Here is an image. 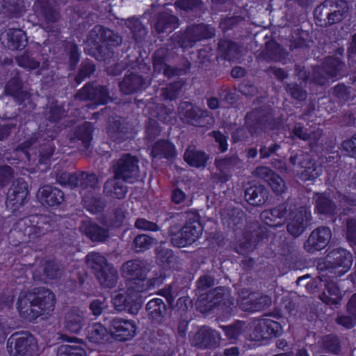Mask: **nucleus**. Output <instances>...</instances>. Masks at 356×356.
Segmentation results:
<instances>
[{"mask_svg":"<svg viewBox=\"0 0 356 356\" xmlns=\"http://www.w3.org/2000/svg\"><path fill=\"white\" fill-rule=\"evenodd\" d=\"M54 294L46 288H35L32 291H22L17 299V309L24 319L32 321L54 309Z\"/></svg>","mask_w":356,"mask_h":356,"instance_id":"nucleus-1","label":"nucleus"},{"mask_svg":"<svg viewBox=\"0 0 356 356\" xmlns=\"http://www.w3.org/2000/svg\"><path fill=\"white\" fill-rule=\"evenodd\" d=\"M353 261L350 252L343 248L334 249L327 254L325 260L318 263V277L323 280V277L341 276L349 270Z\"/></svg>","mask_w":356,"mask_h":356,"instance_id":"nucleus-2","label":"nucleus"},{"mask_svg":"<svg viewBox=\"0 0 356 356\" xmlns=\"http://www.w3.org/2000/svg\"><path fill=\"white\" fill-rule=\"evenodd\" d=\"M349 6L344 0H325L314 11L316 23L324 27L341 22L348 17Z\"/></svg>","mask_w":356,"mask_h":356,"instance_id":"nucleus-3","label":"nucleus"},{"mask_svg":"<svg viewBox=\"0 0 356 356\" xmlns=\"http://www.w3.org/2000/svg\"><path fill=\"white\" fill-rule=\"evenodd\" d=\"M234 304V298L231 296L227 289L220 286L201 293L196 301V307L200 312L206 313L217 306L229 308Z\"/></svg>","mask_w":356,"mask_h":356,"instance_id":"nucleus-4","label":"nucleus"},{"mask_svg":"<svg viewBox=\"0 0 356 356\" xmlns=\"http://www.w3.org/2000/svg\"><path fill=\"white\" fill-rule=\"evenodd\" d=\"M169 50L168 49H159L153 56L154 72H163L167 78L185 74L190 69L191 63L188 59L184 58L176 66L169 64Z\"/></svg>","mask_w":356,"mask_h":356,"instance_id":"nucleus-5","label":"nucleus"},{"mask_svg":"<svg viewBox=\"0 0 356 356\" xmlns=\"http://www.w3.org/2000/svg\"><path fill=\"white\" fill-rule=\"evenodd\" d=\"M20 229L31 240H35L51 231L55 222L46 215H32L19 222Z\"/></svg>","mask_w":356,"mask_h":356,"instance_id":"nucleus-6","label":"nucleus"},{"mask_svg":"<svg viewBox=\"0 0 356 356\" xmlns=\"http://www.w3.org/2000/svg\"><path fill=\"white\" fill-rule=\"evenodd\" d=\"M139 160L137 156L129 153L122 154L120 157L113 161V171L116 177L124 181L132 182L139 172Z\"/></svg>","mask_w":356,"mask_h":356,"instance_id":"nucleus-7","label":"nucleus"},{"mask_svg":"<svg viewBox=\"0 0 356 356\" xmlns=\"http://www.w3.org/2000/svg\"><path fill=\"white\" fill-rule=\"evenodd\" d=\"M215 35V29L204 24L188 26L178 36V43L182 48L193 47L196 42L209 39Z\"/></svg>","mask_w":356,"mask_h":356,"instance_id":"nucleus-8","label":"nucleus"},{"mask_svg":"<svg viewBox=\"0 0 356 356\" xmlns=\"http://www.w3.org/2000/svg\"><path fill=\"white\" fill-rule=\"evenodd\" d=\"M36 347L33 335L28 332H16L8 339L7 348L10 356H31Z\"/></svg>","mask_w":356,"mask_h":356,"instance_id":"nucleus-9","label":"nucleus"},{"mask_svg":"<svg viewBox=\"0 0 356 356\" xmlns=\"http://www.w3.org/2000/svg\"><path fill=\"white\" fill-rule=\"evenodd\" d=\"M35 8L40 12L44 19V29L47 32L57 33L60 27L58 22L60 18V12L56 8L54 0H38L34 4Z\"/></svg>","mask_w":356,"mask_h":356,"instance_id":"nucleus-10","label":"nucleus"},{"mask_svg":"<svg viewBox=\"0 0 356 356\" xmlns=\"http://www.w3.org/2000/svg\"><path fill=\"white\" fill-rule=\"evenodd\" d=\"M311 219V213L305 207L294 204L286 219L287 232L293 237H298L305 231Z\"/></svg>","mask_w":356,"mask_h":356,"instance_id":"nucleus-11","label":"nucleus"},{"mask_svg":"<svg viewBox=\"0 0 356 356\" xmlns=\"http://www.w3.org/2000/svg\"><path fill=\"white\" fill-rule=\"evenodd\" d=\"M202 232V227L200 222V217L196 212L194 220H188L181 227V233L174 234L172 245L177 248H184L193 243L197 240Z\"/></svg>","mask_w":356,"mask_h":356,"instance_id":"nucleus-12","label":"nucleus"},{"mask_svg":"<svg viewBox=\"0 0 356 356\" xmlns=\"http://www.w3.org/2000/svg\"><path fill=\"white\" fill-rule=\"evenodd\" d=\"M294 204L287 200L277 207L264 211L261 217L266 225L270 227L281 226L291 211H293Z\"/></svg>","mask_w":356,"mask_h":356,"instance_id":"nucleus-13","label":"nucleus"},{"mask_svg":"<svg viewBox=\"0 0 356 356\" xmlns=\"http://www.w3.org/2000/svg\"><path fill=\"white\" fill-rule=\"evenodd\" d=\"M332 236L329 227L322 226L313 230L304 243L305 250L309 253L323 249L330 242Z\"/></svg>","mask_w":356,"mask_h":356,"instance_id":"nucleus-14","label":"nucleus"},{"mask_svg":"<svg viewBox=\"0 0 356 356\" xmlns=\"http://www.w3.org/2000/svg\"><path fill=\"white\" fill-rule=\"evenodd\" d=\"M220 339L218 332L208 326H202L193 337L191 343L198 348L211 349L218 346Z\"/></svg>","mask_w":356,"mask_h":356,"instance_id":"nucleus-15","label":"nucleus"},{"mask_svg":"<svg viewBox=\"0 0 356 356\" xmlns=\"http://www.w3.org/2000/svg\"><path fill=\"white\" fill-rule=\"evenodd\" d=\"M150 270V264L145 259H132L124 263L121 267L122 275L130 280L146 278Z\"/></svg>","mask_w":356,"mask_h":356,"instance_id":"nucleus-16","label":"nucleus"},{"mask_svg":"<svg viewBox=\"0 0 356 356\" xmlns=\"http://www.w3.org/2000/svg\"><path fill=\"white\" fill-rule=\"evenodd\" d=\"M246 118L254 122L261 130L274 129L280 124V122L273 117L272 109L269 106L254 110L247 115Z\"/></svg>","mask_w":356,"mask_h":356,"instance_id":"nucleus-17","label":"nucleus"},{"mask_svg":"<svg viewBox=\"0 0 356 356\" xmlns=\"http://www.w3.org/2000/svg\"><path fill=\"white\" fill-rule=\"evenodd\" d=\"M136 328V325L133 321L116 318L111 321L109 331L116 339L127 341L134 337Z\"/></svg>","mask_w":356,"mask_h":356,"instance_id":"nucleus-18","label":"nucleus"},{"mask_svg":"<svg viewBox=\"0 0 356 356\" xmlns=\"http://www.w3.org/2000/svg\"><path fill=\"white\" fill-rule=\"evenodd\" d=\"M147 316L152 323L161 325L167 321L168 309L165 303L161 298H153L146 304Z\"/></svg>","mask_w":356,"mask_h":356,"instance_id":"nucleus-19","label":"nucleus"},{"mask_svg":"<svg viewBox=\"0 0 356 356\" xmlns=\"http://www.w3.org/2000/svg\"><path fill=\"white\" fill-rule=\"evenodd\" d=\"M93 130V124L89 122H85L76 127L74 131V137L72 138L75 142H80L79 148L86 156H88L91 152L90 148Z\"/></svg>","mask_w":356,"mask_h":356,"instance_id":"nucleus-20","label":"nucleus"},{"mask_svg":"<svg viewBox=\"0 0 356 356\" xmlns=\"http://www.w3.org/2000/svg\"><path fill=\"white\" fill-rule=\"evenodd\" d=\"M215 164L220 172L219 181L223 183L229 179L232 172L235 169L242 168L243 161L237 155L234 154L222 159H216Z\"/></svg>","mask_w":356,"mask_h":356,"instance_id":"nucleus-21","label":"nucleus"},{"mask_svg":"<svg viewBox=\"0 0 356 356\" xmlns=\"http://www.w3.org/2000/svg\"><path fill=\"white\" fill-rule=\"evenodd\" d=\"M149 84V80L137 74L131 73L124 76L119 83V86L122 92L129 95L145 89Z\"/></svg>","mask_w":356,"mask_h":356,"instance_id":"nucleus-22","label":"nucleus"},{"mask_svg":"<svg viewBox=\"0 0 356 356\" xmlns=\"http://www.w3.org/2000/svg\"><path fill=\"white\" fill-rule=\"evenodd\" d=\"M36 196L43 205L49 207L60 205L64 200L63 192L50 185L40 187L38 190Z\"/></svg>","mask_w":356,"mask_h":356,"instance_id":"nucleus-23","label":"nucleus"},{"mask_svg":"<svg viewBox=\"0 0 356 356\" xmlns=\"http://www.w3.org/2000/svg\"><path fill=\"white\" fill-rule=\"evenodd\" d=\"M80 230L92 242L102 243L110 236L108 229L89 220L82 222Z\"/></svg>","mask_w":356,"mask_h":356,"instance_id":"nucleus-24","label":"nucleus"},{"mask_svg":"<svg viewBox=\"0 0 356 356\" xmlns=\"http://www.w3.org/2000/svg\"><path fill=\"white\" fill-rule=\"evenodd\" d=\"M84 312L72 307L65 314V327L72 333L78 334L86 324Z\"/></svg>","mask_w":356,"mask_h":356,"instance_id":"nucleus-25","label":"nucleus"},{"mask_svg":"<svg viewBox=\"0 0 356 356\" xmlns=\"http://www.w3.org/2000/svg\"><path fill=\"white\" fill-rule=\"evenodd\" d=\"M182 109L184 120L186 123L196 127H203L205 123V117L208 116L207 111H203L199 107L193 106L189 102H184Z\"/></svg>","mask_w":356,"mask_h":356,"instance_id":"nucleus-26","label":"nucleus"},{"mask_svg":"<svg viewBox=\"0 0 356 356\" xmlns=\"http://www.w3.org/2000/svg\"><path fill=\"white\" fill-rule=\"evenodd\" d=\"M179 25V18L168 12L160 13L154 24L157 33H171Z\"/></svg>","mask_w":356,"mask_h":356,"instance_id":"nucleus-27","label":"nucleus"},{"mask_svg":"<svg viewBox=\"0 0 356 356\" xmlns=\"http://www.w3.org/2000/svg\"><path fill=\"white\" fill-rule=\"evenodd\" d=\"M196 218V211H186L181 213H176L171 216L167 220L169 222L170 227L168 229V234L170 237V242L172 244V238L174 234L181 233L182 227L181 223L188 220H194Z\"/></svg>","mask_w":356,"mask_h":356,"instance_id":"nucleus-28","label":"nucleus"},{"mask_svg":"<svg viewBox=\"0 0 356 356\" xmlns=\"http://www.w3.org/2000/svg\"><path fill=\"white\" fill-rule=\"evenodd\" d=\"M221 216L223 225L232 229L241 228L245 218V213L240 208L224 209Z\"/></svg>","mask_w":356,"mask_h":356,"instance_id":"nucleus-29","label":"nucleus"},{"mask_svg":"<svg viewBox=\"0 0 356 356\" xmlns=\"http://www.w3.org/2000/svg\"><path fill=\"white\" fill-rule=\"evenodd\" d=\"M264 237H266L264 229L258 222H252L245 234L244 238L245 241L242 243V247L246 250L254 249L257 243Z\"/></svg>","mask_w":356,"mask_h":356,"instance_id":"nucleus-30","label":"nucleus"},{"mask_svg":"<svg viewBox=\"0 0 356 356\" xmlns=\"http://www.w3.org/2000/svg\"><path fill=\"white\" fill-rule=\"evenodd\" d=\"M268 191L262 185H254L247 188L245 191V198L251 205L260 206L268 200Z\"/></svg>","mask_w":356,"mask_h":356,"instance_id":"nucleus-31","label":"nucleus"},{"mask_svg":"<svg viewBox=\"0 0 356 356\" xmlns=\"http://www.w3.org/2000/svg\"><path fill=\"white\" fill-rule=\"evenodd\" d=\"M150 154L154 159H171L176 156V149L170 141L160 140L153 145Z\"/></svg>","mask_w":356,"mask_h":356,"instance_id":"nucleus-32","label":"nucleus"},{"mask_svg":"<svg viewBox=\"0 0 356 356\" xmlns=\"http://www.w3.org/2000/svg\"><path fill=\"white\" fill-rule=\"evenodd\" d=\"M121 178L113 177L108 179L104 184V193L106 196L113 198L122 199L127 192V187L124 183L120 181Z\"/></svg>","mask_w":356,"mask_h":356,"instance_id":"nucleus-33","label":"nucleus"},{"mask_svg":"<svg viewBox=\"0 0 356 356\" xmlns=\"http://www.w3.org/2000/svg\"><path fill=\"white\" fill-rule=\"evenodd\" d=\"M239 307L245 312H258L268 308L271 305V298L268 296L261 295L258 297H252L249 300L241 301L238 300Z\"/></svg>","mask_w":356,"mask_h":356,"instance_id":"nucleus-34","label":"nucleus"},{"mask_svg":"<svg viewBox=\"0 0 356 356\" xmlns=\"http://www.w3.org/2000/svg\"><path fill=\"white\" fill-rule=\"evenodd\" d=\"M5 93L13 97L19 103L28 97V93L23 90V83L18 74L8 81L5 86Z\"/></svg>","mask_w":356,"mask_h":356,"instance_id":"nucleus-35","label":"nucleus"},{"mask_svg":"<svg viewBox=\"0 0 356 356\" xmlns=\"http://www.w3.org/2000/svg\"><path fill=\"white\" fill-rule=\"evenodd\" d=\"M327 277H323L325 282V291L320 296L321 300L327 305H337L341 300V291L337 284L332 281H330Z\"/></svg>","mask_w":356,"mask_h":356,"instance_id":"nucleus-36","label":"nucleus"},{"mask_svg":"<svg viewBox=\"0 0 356 356\" xmlns=\"http://www.w3.org/2000/svg\"><path fill=\"white\" fill-rule=\"evenodd\" d=\"M95 276L103 287L108 289L115 287L118 280V271L111 264L99 273H96Z\"/></svg>","mask_w":356,"mask_h":356,"instance_id":"nucleus-37","label":"nucleus"},{"mask_svg":"<svg viewBox=\"0 0 356 356\" xmlns=\"http://www.w3.org/2000/svg\"><path fill=\"white\" fill-rule=\"evenodd\" d=\"M316 211L323 215L333 216L337 211V205L325 193H316L314 198Z\"/></svg>","mask_w":356,"mask_h":356,"instance_id":"nucleus-38","label":"nucleus"},{"mask_svg":"<svg viewBox=\"0 0 356 356\" xmlns=\"http://www.w3.org/2000/svg\"><path fill=\"white\" fill-rule=\"evenodd\" d=\"M44 138H31L29 140L25 142V146L29 147L32 145H35L36 143L40 144V149H39V161L41 163H47V161L51 156L53 152H54L55 146L52 141L47 140L46 143H43L42 144L41 142L44 141Z\"/></svg>","mask_w":356,"mask_h":356,"instance_id":"nucleus-39","label":"nucleus"},{"mask_svg":"<svg viewBox=\"0 0 356 356\" xmlns=\"http://www.w3.org/2000/svg\"><path fill=\"white\" fill-rule=\"evenodd\" d=\"M15 60L19 66L30 70L40 67L42 70H45L48 67L47 59L44 60L40 65L39 58L33 56V54L29 52H24L22 55L16 56Z\"/></svg>","mask_w":356,"mask_h":356,"instance_id":"nucleus-40","label":"nucleus"},{"mask_svg":"<svg viewBox=\"0 0 356 356\" xmlns=\"http://www.w3.org/2000/svg\"><path fill=\"white\" fill-rule=\"evenodd\" d=\"M157 243V240L145 234L136 235L131 243V248L135 253H143Z\"/></svg>","mask_w":356,"mask_h":356,"instance_id":"nucleus-41","label":"nucleus"},{"mask_svg":"<svg viewBox=\"0 0 356 356\" xmlns=\"http://www.w3.org/2000/svg\"><path fill=\"white\" fill-rule=\"evenodd\" d=\"M325 74L331 78L341 76L346 68V64L339 57L329 56L323 63Z\"/></svg>","mask_w":356,"mask_h":356,"instance_id":"nucleus-42","label":"nucleus"},{"mask_svg":"<svg viewBox=\"0 0 356 356\" xmlns=\"http://www.w3.org/2000/svg\"><path fill=\"white\" fill-rule=\"evenodd\" d=\"M112 303L117 312L127 311L129 313H135L139 307V305L133 302L131 297L127 295L118 293L112 299Z\"/></svg>","mask_w":356,"mask_h":356,"instance_id":"nucleus-43","label":"nucleus"},{"mask_svg":"<svg viewBox=\"0 0 356 356\" xmlns=\"http://www.w3.org/2000/svg\"><path fill=\"white\" fill-rule=\"evenodd\" d=\"M156 260L163 268H175L177 264L178 257L170 249L162 245L156 249Z\"/></svg>","mask_w":356,"mask_h":356,"instance_id":"nucleus-44","label":"nucleus"},{"mask_svg":"<svg viewBox=\"0 0 356 356\" xmlns=\"http://www.w3.org/2000/svg\"><path fill=\"white\" fill-rule=\"evenodd\" d=\"M218 50L225 59L234 60L239 58L241 47L236 43L227 40H222L218 42Z\"/></svg>","mask_w":356,"mask_h":356,"instance_id":"nucleus-45","label":"nucleus"},{"mask_svg":"<svg viewBox=\"0 0 356 356\" xmlns=\"http://www.w3.org/2000/svg\"><path fill=\"white\" fill-rule=\"evenodd\" d=\"M86 263L88 267L92 270L95 275L96 273H99L105 267L111 264L103 254L95 252H92L87 254Z\"/></svg>","mask_w":356,"mask_h":356,"instance_id":"nucleus-46","label":"nucleus"},{"mask_svg":"<svg viewBox=\"0 0 356 356\" xmlns=\"http://www.w3.org/2000/svg\"><path fill=\"white\" fill-rule=\"evenodd\" d=\"M108 332L101 323H96L87 328V338L93 343H104L108 339Z\"/></svg>","mask_w":356,"mask_h":356,"instance_id":"nucleus-47","label":"nucleus"},{"mask_svg":"<svg viewBox=\"0 0 356 356\" xmlns=\"http://www.w3.org/2000/svg\"><path fill=\"white\" fill-rule=\"evenodd\" d=\"M186 162L194 167L204 166L207 160V154L201 151L196 150L194 147H188L184 155Z\"/></svg>","mask_w":356,"mask_h":356,"instance_id":"nucleus-48","label":"nucleus"},{"mask_svg":"<svg viewBox=\"0 0 356 356\" xmlns=\"http://www.w3.org/2000/svg\"><path fill=\"white\" fill-rule=\"evenodd\" d=\"M77 187L82 189H95L99 186V179L95 173L77 172Z\"/></svg>","mask_w":356,"mask_h":356,"instance_id":"nucleus-49","label":"nucleus"},{"mask_svg":"<svg viewBox=\"0 0 356 356\" xmlns=\"http://www.w3.org/2000/svg\"><path fill=\"white\" fill-rule=\"evenodd\" d=\"M108 134L113 141L118 143L124 141L128 138L127 129L120 120H114L109 124Z\"/></svg>","mask_w":356,"mask_h":356,"instance_id":"nucleus-50","label":"nucleus"},{"mask_svg":"<svg viewBox=\"0 0 356 356\" xmlns=\"http://www.w3.org/2000/svg\"><path fill=\"white\" fill-rule=\"evenodd\" d=\"M175 5L177 8L186 12L201 13L204 10L202 0H176Z\"/></svg>","mask_w":356,"mask_h":356,"instance_id":"nucleus-51","label":"nucleus"},{"mask_svg":"<svg viewBox=\"0 0 356 356\" xmlns=\"http://www.w3.org/2000/svg\"><path fill=\"white\" fill-rule=\"evenodd\" d=\"M27 194L23 193H14L8 191L7 193L6 207L11 212L15 213L23 206L26 200Z\"/></svg>","mask_w":356,"mask_h":356,"instance_id":"nucleus-52","label":"nucleus"},{"mask_svg":"<svg viewBox=\"0 0 356 356\" xmlns=\"http://www.w3.org/2000/svg\"><path fill=\"white\" fill-rule=\"evenodd\" d=\"M250 329L252 330L251 337L254 341H259L268 338L266 334V319L254 320L250 324Z\"/></svg>","mask_w":356,"mask_h":356,"instance_id":"nucleus-53","label":"nucleus"},{"mask_svg":"<svg viewBox=\"0 0 356 356\" xmlns=\"http://www.w3.org/2000/svg\"><path fill=\"white\" fill-rule=\"evenodd\" d=\"M321 348L329 353L337 354L341 350V343L337 336L327 334L321 339Z\"/></svg>","mask_w":356,"mask_h":356,"instance_id":"nucleus-54","label":"nucleus"},{"mask_svg":"<svg viewBox=\"0 0 356 356\" xmlns=\"http://www.w3.org/2000/svg\"><path fill=\"white\" fill-rule=\"evenodd\" d=\"M58 356H87L86 352L81 346L76 344H63L57 350Z\"/></svg>","mask_w":356,"mask_h":356,"instance_id":"nucleus-55","label":"nucleus"},{"mask_svg":"<svg viewBox=\"0 0 356 356\" xmlns=\"http://www.w3.org/2000/svg\"><path fill=\"white\" fill-rule=\"evenodd\" d=\"M321 168L316 165L313 159L309 155V161H305L301 170H298L305 179H314L321 175Z\"/></svg>","mask_w":356,"mask_h":356,"instance_id":"nucleus-56","label":"nucleus"},{"mask_svg":"<svg viewBox=\"0 0 356 356\" xmlns=\"http://www.w3.org/2000/svg\"><path fill=\"white\" fill-rule=\"evenodd\" d=\"M95 71V64L88 60H83L79 70L78 74L74 77L75 82L79 85L86 78L90 77Z\"/></svg>","mask_w":356,"mask_h":356,"instance_id":"nucleus-57","label":"nucleus"},{"mask_svg":"<svg viewBox=\"0 0 356 356\" xmlns=\"http://www.w3.org/2000/svg\"><path fill=\"white\" fill-rule=\"evenodd\" d=\"M104 28L101 25H95L90 31L87 38V42L89 45L93 46L92 48L103 44Z\"/></svg>","mask_w":356,"mask_h":356,"instance_id":"nucleus-58","label":"nucleus"},{"mask_svg":"<svg viewBox=\"0 0 356 356\" xmlns=\"http://www.w3.org/2000/svg\"><path fill=\"white\" fill-rule=\"evenodd\" d=\"M151 286L150 280H147L146 278L136 279L134 280H130L129 283V287L127 289V292L129 294L132 293H141L145 292L149 290Z\"/></svg>","mask_w":356,"mask_h":356,"instance_id":"nucleus-59","label":"nucleus"},{"mask_svg":"<svg viewBox=\"0 0 356 356\" xmlns=\"http://www.w3.org/2000/svg\"><path fill=\"white\" fill-rule=\"evenodd\" d=\"M281 49L277 43L269 41L266 43V48L262 54L266 60H278L280 58Z\"/></svg>","mask_w":356,"mask_h":356,"instance_id":"nucleus-60","label":"nucleus"},{"mask_svg":"<svg viewBox=\"0 0 356 356\" xmlns=\"http://www.w3.org/2000/svg\"><path fill=\"white\" fill-rule=\"evenodd\" d=\"M95 83H87L81 88L74 96V99L81 102L83 101H93L95 98L94 90Z\"/></svg>","mask_w":356,"mask_h":356,"instance_id":"nucleus-61","label":"nucleus"},{"mask_svg":"<svg viewBox=\"0 0 356 356\" xmlns=\"http://www.w3.org/2000/svg\"><path fill=\"white\" fill-rule=\"evenodd\" d=\"M284 88L286 91L291 96V97L296 100L304 101L307 98V91L302 89L297 83H284Z\"/></svg>","mask_w":356,"mask_h":356,"instance_id":"nucleus-62","label":"nucleus"},{"mask_svg":"<svg viewBox=\"0 0 356 356\" xmlns=\"http://www.w3.org/2000/svg\"><path fill=\"white\" fill-rule=\"evenodd\" d=\"M127 26L131 31L136 40H139L146 34V30L137 19H130L126 22Z\"/></svg>","mask_w":356,"mask_h":356,"instance_id":"nucleus-63","label":"nucleus"},{"mask_svg":"<svg viewBox=\"0 0 356 356\" xmlns=\"http://www.w3.org/2000/svg\"><path fill=\"white\" fill-rule=\"evenodd\" d=\"M95 58L100 61L108 62L113 58L114 52L106 44H100L94 47L92 53Z\"/></svg>","mask_w":356,"mask_h":356,"instance_id":"nucleus-64","label":"nucleus"}]
</instances>
